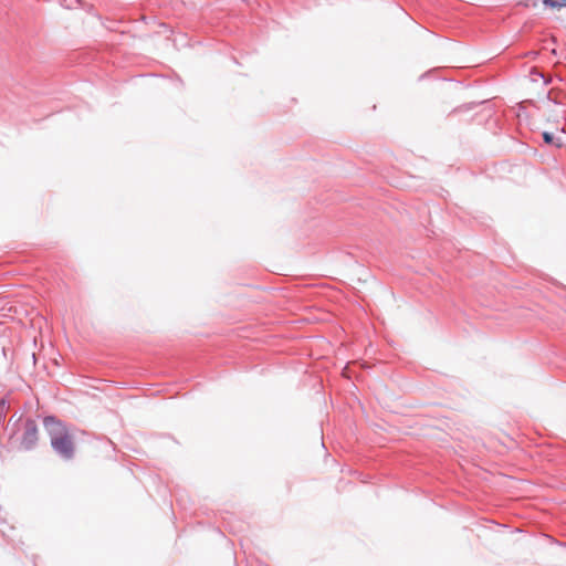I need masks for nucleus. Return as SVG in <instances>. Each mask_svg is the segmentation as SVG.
I'll use <instances>...</instances> for the list:
<instances>
[{"mask_svg": "<svg viewBox=\"0 0 566 566\" xmlns=\"http://www.w3.org/2000/svg\"><path fill=\"white\" fill-rule=\"evenodd\" d=\"M43 427L55 454L64 461H71L75 455V444L66 423L56 416L49 415L43 418Z\"/></svg>", "mask_w": 566, "mask_h": 566, "instance_id": "obj_1", "label": "nucleus"}, {"mask_svg": "<svg viewBox=\"0 0 566 566\" xmlns=\"http://www.w3.org/2000/svg\"><path fill=\"white\" fill-rule=\"evenodd\" d=\"M22 429L18 449L25 452L34 450L39 441V429L35 420L27 418L22 423Z\"/></svg>", "mask_w": 566, "mask_h": 566, "instance_id": "obj_2", "label": "nucleus"}, {"mask_svg": "<svg viewBox=\"0 0 566 566\" xmlns=\"http://www.w3.org/2000/svg\"><path fill=\"white\" fill-rule=\"evenodd\" d=\"M543 139L546 144H553L554 143V135L548 132L543 133Z\"/></svg>", "mask_w": 566, "mask_h": 566, "instance_id": "obj_3", "label": "nucleus"}, {"mask_svg": "<svg viewBox=\"0 0 566 566\" xmlns=\"http://www.w3.org/2000/svg\"><path fill=\"white\" fill-rule=\"evenodd\" d=\"M543 2L551 8H563V2H553V0H543Z\"/></svg>", "mask_w": 566, "mask_h": 566, "instance_id": "obj_4", "label": "nucleus"}, {"mask_svg": "<svg viewBox=\"0 0 566 566\" xmlns=\"http://www.w3.org/2000/svg\"><path fill=\"white\" fill-rule=\"evenodd\" d=\"M0 533L2 534L3 537L8 539L10 538L9 534L4 530L0 528Z\"/></svg>", "mask_w": 566, "mask_h": 566, "instance_id": "obj_5", "label": "nucleus"}, {"mask_svg": "<svg viewBox=\"0 0 566 566\" xmlns=\"http://www.w3.org/2000/svg\"><path fill=\"white\" fill-rule=\"evenodd\" d=\"M553 2H563V7L566 6V0H553Z\"/></svg>", "mask_w": 566, "mask_h": 566, "instance_id": "obj_6", "label": "nucleus"}, {"mask_svg": "<svg viewBox=\"0 0 566 566\" xmlns=\"http://www.w3.org/2000/svg\"><path fill=\"white\" fill-rule=\"evenodd\" d=\"M22 420V417H19L18 421L14 423V427L18 426V422Z\"/></svg>", "mask_w": 566, "mask_h": 566, "instance_id": "obj_7", "label": "nucleus"}]
</instances>
